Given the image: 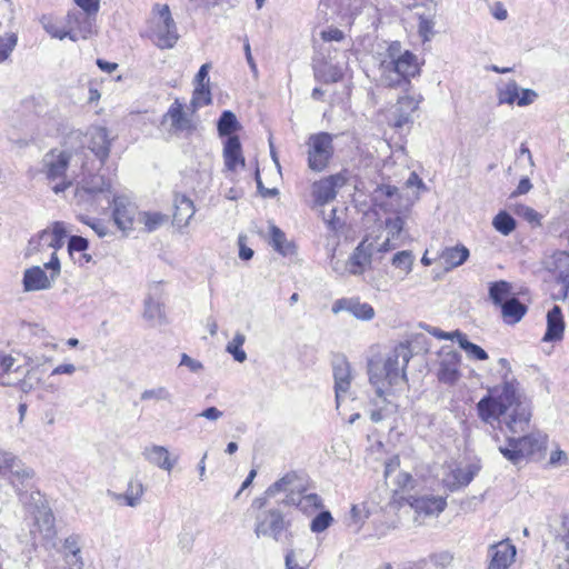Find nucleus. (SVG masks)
Here are the masks:
<instances>
[{"instance_id":"obj_1","label":"nucleus","mask_w":569,"mask_h":569,"mask_svg":"<svg viewBox=\"0 0 569 569\" xmlns=\"http://www.w3.org/2000/svg\"><path fill=\"white\" fill-rule=\"evenodd\" d=\"M499 365L506 369L503 380L489 388L477 403L478 416L485 423L492 426L497 422L501 431L525 432L531 419L530 403L518 380L509 375L511 369L507 359L500 358Z\"/></svg>"},{"instance_id":"obj_2","label":"nucleus","mask_w":569,"mask_h":569,"mask_svg":"<svg viewBox=\"0 0 569 569\" xmlns=\"http://www.w3.org/2000/svg\"><path fill=\"white\" fill-rule=\"evenodd\" d=\"M419 72L417 56L402 49L399 41L391 42L386 51L379 54L380 81L386 87H411V78Z\"/></svg>"},{"instance_id":"obj_3","label":"nucleus","mask_w":569,"mask_h":569,"mask_svg":"<svg viewBox=\"0 0 569 569\" xmlns=\"http://www.w3.org/2000/svg\"><path fill=\"white\" fill-rule=\"evenodd\" d=\"M410 358V348L405 343H400L388 355L382 366L370 363L369 379L376 387L378 396H382L385 382L389 386H397L406 380V368Z\"/></svg>"},{"instance_id":"obj_4","label":"nucleus","mask_w":569,"mask_h":569,"mask_svg":"<svg viewBox=\"0 0 569 569\" xmlns=\"http://www.w3.org/2000/svg\"><path fill=\"white\" fill-rule=\"evenodd\" d=\"M547 437L540 431L530 432L523 437H508L507 446L499 447L501 455L512 463L522 458L540 452L546 448Z\"/></svg>"},{"instance_id":"obj_5","label":"nucleus","mask_w":569,"mask_h":569,"mask_svg":"<svg viewBox=\"0 0 569 569\" xmlns=\"http://www.w3.org/2000/svg\"><path fill=\"white\" fill-rule=\"evenodd\" d=\"M9 473V482L14 488L20 499L32 488L34 470L27 467L22 461L11 452H3L2 475Z\"/></svg>"},{"instance_id":"obj_6","label":"nucleus","mask_w":569,"mask_h":569,"mask_svg":"<svg viewBox=\"0 0 569 569\" xmlns=\"http://www.w3.org/2000/svg\"><path fill=\"white\" fill-rule=\"evenodd\" d=\"M372 202L385 212L396 214H407L412 206V201L405 199L399 189L389 183L379 184L373 190Z\"/></svg>"},{"instance_id":"obj_7","label":"nucleus","mask_w":569,"mask_h":569,"mask_svg":"<svg viewBox=\"0 0 569 569\" xmlns=\"http://www.w3.org/2000/svg\"><path fill=\"white\" fill-rule=\"evenodd\" d=\"M308 163L313 171H322L333 154L332 136L327 132L312 134L308 140Z\"/></svg>"},{"instance_id":"obj_8","label":"nucleus","mask_w":569,"mask_h":569,"mask_svg":"<svg viewBox=\"0 0 569 569\" xmlns=\"http://www.w3.org/2000/svg\"><path fill=\"white\" fill-rule=\"evenodd\" d=\"M405 94L400 96L391 111V121L395 128H402L413 122V113L418 110L422 97L411 87H401Z\"/></svg>"},{"instance_id":"obj_9","label":"nucleus","mask_w":569,"mask_h":569,"mask_svg":"<svg viewBox=\"0 0 569 569\" xmlns=\"http://www.w3.org/2000/svg\"><path fill=\"white\" fill-rule=\"evenodd\" d=\"M30 537L33 546H47L54 539V517L48 507L42 505L37 508L33 516V522L30 528Z\"/></svg>"},{"instance_id":"obj_10","label":"nucleus","mask_w":569,"mask_h":569,"mask_svg":"<svg viewBox=\"0 0 569 569\" xmlns=\"http://www.w3.org/2000/svg\"><path fill=\"white\" fill-rule=\"evenodd\" d=\"M347 182L343 173L331 174L319 181L313 182L311 194L316 206H325L337 197V192Z\"/></svg>"},{"instance_id":"obj_11","label":"nucleus","mask_w":569,"mask_h":569,"mask_svg":"<svg viewBox=\"0 0 569 569\" xmlns=\"http://www.w3.org/2000/svg\"><path fill=\"white\" fill-rule=\"evenodd\" d=\"M305 491L302 480L296 472H288L282 478L268 487L267 495L277 496L283 493L284 498L279 503L291 506L297 501V495Z\"/></svg>"},{"instance_id":"obj_12","label":"nucleus","mask_w":569,"mask_h":569,"mask_svg":"<svg viewBox=\"0 0 569 569\" xmlns=\"http://www.w3.org/2000/svg\"><path fill=\"white\" fill-rule=\"evenodd\" d=\"M335 378V392L337 409L340 408L342 400L349 395L351 381L353 379L351 366L345 356H337L332 361Z\"/></svg>"},{"instance_id":"obj_13","label":"nucleus","mask_w":569,"mask_h":569,"mask_svg":"<svg viewBox=\"0 0 569 569\" xmlns=\"http://www.w3.org/2000/svg\"><path fill=\"white\" fill-rule=\"evenodd\" d=\"M287 529L282 513L277 509H270L257 517L254 532L258 537L268 536L279 541Z\"/></svg>"},{"instance_id":"obj_14","label":"nucleus","mask_w":569,"mask_h":569,"mask_svg":"<svg viewBox=\"0 0 569 569\" xmlns=\"http://www.w3.org/2000/svg\"><path fill=\"white\" fill-rule=\"evenodd\" d=\"M373 252V242L368 238L363 239L346 261L345 270L352 276L363 274L371 264Z\"/></svg>"},{"instance_id":"obj_15","label":"nucleus","mask_w":569,"mask_h":569,"mask_svg":"<svg viewBox=\"0 0 569 569\" xmlns=\"http://www.w3.org/2000/svg\"><path fill=\"white\" fill-rule=\"evenodd\" d=\"M159 8L160 22L157 26L158 46L161 48H172L179 36L176 23L171 17L170 9L167 4L157 6Z\"/></svg>"},{"instance_id":"obj_16","label":"nucleus","mask_w":569,"mask_h":569,"mask_svg":"<svg viewBox=\"0 0 569 569\" xmlns=\"http://www.w3.org/2000/svg\"><path fill=\"white\" fill-rule=\"evenodd\" d=\"M210 63H204L199 69L198 73L194 77L193 84V94L191 99L190 107L194 112L199 108H202L211 102V91H210V79H209V69Z\"/></svg>"},{"instance_id":"obj_17","label":"nucleus","mask_w":569,"mask_h":569,"mask_svg":"<svg viewBox=\"0 0 569 569\" xmlns=\"http://www.w3.org/2000/svg\"><path fill=\"white\" fill-rule=\"evenodd\" d=\"M461 357L451 349H442L440 352L438 378L441 382L453 385L460 377L459 366Z\"/></svg>"},{"instance_id":"obj_18","label":"nucleus","mask_w":569,"mask_h":569,"mask_svg":"<svg viewBox=\"0 0 569 569\" xmlns=\"http://www.w3.org/2000/svg\"><path fill=\"white\" fill-rule=\"evenodd\" d=\"M333 313L347 311L360 320H371L375 317V310L371 305L361 302L357 298H342L333 302L331 308Z\"/></svg>"},{"instance_id":"obj_19","label":"nucleus","mask_w":569,"mask_h":569,"mask_svg":"<svg viewBox=\"0 0 569 569\" xmlns=\"http://www.w3.org/2000/svg\"><path fill=\"white\" fill-rule=\"evenodd\" d=\"M222 157L224 169L229 172H236L238 168L244 167V157L239 137H228L224 139Z\"/></svg>"},{"instance_id":"obj_20","label":"nucleus","mask_w":569,"mask_h":569,"mask_svg":"<svg viewBox=\"0 0 569 569\" xmlns=\"http://www.w3.org/2000/svg\"><path fill=\"white\" fill-rule=\"evenodd\" d=\"M114 204L113 219L121 230H129L133 228L134 220H138V211L134 204L128 202L123 198L112 197Z\"/></svg>"},{"instance_id":"obj_21","label":"nucleus","mask_w":569,"mask_h":569,"mask_svg":"<svg viewBox=\"0 0 569 569\" xmlns=\"http://www.w3.org/2000/svg\"><path fill=\"white\" fill-rule=\"evenodd\" d=\"M478 471L479 468L476 465L453 468L443 477V483L450 491H456L468 486Z\"/></svg>"},{"instance_id":"obj_22","label":"nucleus","mask_w":569,"mask_h":569,"mask_svg":"<svg viewBox=\"0 0 569 569\" xmlns=\"http://www.w3.org/2000/svg\"><path fill=\"white\" fill-rule=\"evenodd\" d=\"M490 562L488 569H508L516 556L513 545L501 541L491 546L489 550Z\"/></svg>"},{"instance_id":"obj_23","label":"nucleus","mask_w":569,"mask_h":569,"mask_svg":"<svg viewBox=\"0 0 569 569\" xmlns=\"http://www.w3.org/2000/svg\"><path fill=\"white\" fill-rule=\"evenodd\" d=\"M410 506L419 516L433 517L445 510L447 501L442 497L422 496L412 498Z\"/></svg>"},{"instance_id":"obj_24","label":"nucleus","mask_w":569,"mask_h":569,"mask_svg":"<svg viewBox=\"0 0 569 569\" xmlns=\"http://www.w3.org/2000/svg\"><path fill=\"white\" fill-rule=\"evenodd\" d=\"M74 2L84 12V14L78 12L80 14L79 22L74 24L78 28L80 37L86 39L89 34L92 33L91 18L98 13L100 8V0H74Z\"/></svg>"},{"instance_id":"obj_25","label":"nucleus","mask_w":569,"mask_h":569,"mask_svg":"<svg viewBox=\"0 0 569 569\" xmlns=\"http://www.w3.org/2000/svg\"><path fill=\"white\" fill-rule=\"evenodd\" d=\"M70 161V153L66 151L47 153L43 158V166L48 179L54 180L62 178Z\"/></svg>"},{"instance_id":"obj_26","label":"nucleus","mask_w":569,"mask_h":569,"mask_svg":"<svg viewBox=\"0 0 569 569\" xmlns=\"http://www.w3.org/2000/svg\"><path fill=\"white\" fill-rule=\"evenodd\" d=\"M80 191H83L92 197L102 194L107 199L108 204H111V197L114 196L110 181L100 174H92L83 179L81 187L78 188V192Z\"/></svg>"},{"instance_id":"obj_27","label":"nucleus","mask_w":569,"mask_h":569,"mask_svg":"<svg viewBox=\"0 0 569 569\" xmlns=\"http://www.w3.org/2000/svg\"><path fill=\"white\" fill-rule=\"evenodd\" d=\"M53 280L39 266L24 270L22 284L26 292L47 290L52 287Z\"/></svg>"},{"instance_id":"obj_28","label":"nucleus","mask_w":569,"mask_h":569,"mask_svg":"<svg viewBox=\"0 0 569 569\" xmlns=\"http://www.w3.org/2000/svg\"><path fill=\"white\" fill-rule=\"evenodd\" d=\"M90 150L104 162L110 153L111 139L109 138L108 130L103 127H94L90 130Z\"/></svg>"},{"instance_id":"obj_29","label":"nucleus","mask_w":569,"mask_h":569,"mask_svg":"<svg viewBox=\"0 0 569 569\" xmlns=\"http://www.w3.org/2000/svg\"><path fill=\"white\" fill-rule=\"evenodd\" d=\"M142 455L147 461L167 471H171L178 461V457L171 458L167 448L158 445L146 447Z\"/></svg>"},{"instance_id":"obj_30","label":"nucleus","mask_w":569,"mask_h":569,"mask_svg":"<svg viewBox=\"0 0 569 569\" xmlns=\"http://www.w3.org/2000/svg\"><path fill=\"white\" fill-rule=\"evenodd\" d=\"M163 122H169L170 129L176 132L186 131L191 128V119L178 100L174 101L164 114Z\"/></svg>"},{"instance_id":"obj_31","label":"nucleus","mask_w":569,"mask_h":569,"mask_svg":"<svg viewBox=\"0 0 569 569\" xmlns=\"http://www.w3.org/2000/svg\"><path fill=\"white\" fill-rule=\"evenodd\" d=\"M469 249L463 244H457L455 247L445 248L439 259L443 268L448 271L463 264L469 258Z\"/></svg>"},{"instance_id":"obj_32","label":"nucleus","mask_w":569,"mask_h":569,"mask_svg":"<svg viewBox=\"0 0 569 569\" xmlns=\"http://www.w3.org/2000/svg\"><path fill=\"white\" fill-rule=\"evenodd\" d=\"M565 322L561 309L553 306L547 313V331L545 333V341H557L563 336Z\"/></svg>"},{"instance_id":"obj_33","label":"nucleus","mask_w":569,"mask_h":569,"mask_svg":"<svg viewBox=\"0 0 569 569\" xmlns=\"http://www.w3.org/2000/svg\"><path fill=\"white\" fill-rule=\"evenodd\" d=\"M39 233L43 246L47 248H52L54 251H57L64 244L67 229L63 222L56 221L51 229H44Z\"/></svg>"},{"instance_id":"obj_34","label":"nucleus","mask_w":569,"mask_h":569,"mask_svg":"<svg viewBox=\"0 0 569 569\" xmlns=\"http://www.w3.org/2000/svg\"><path fill=\"white\" fill-rule=\"evenodd\" d=\"M173 207V223L179 228L187 226L194 214L193 202L183 194H177Z\"/></svg>"},{"instance_id":"obj_35","label":"nucleus","mask_w":569,"mask_h":569,"mask_svg":"<svg viewBox=\"0 0 569 569\" xmlns=\"http://www.w3.org/2000/svg\"><path fill=\"white\" fill-rule=\"evenodd\" d=\"M143 495V486L138 480H131L123 493L109 492V496L117 502H124L129 507H137Z\"/></svg>"},{"instance_id":"obj_36","label":"nucleus","mask_w":569,"mask_h":569,"mask_svg":"<svg viewBox=\"0 0 569 569\" xmlns=\"http://www.w3.org/2000/svg\"><path fill=\"white\" fill-rule=\"evenodd\" d=\"M270 244L284 257L296 253L295 244L288 241L284 232L274 224L270 226Z\"/></svg>"},{"instance_id":"obj_37","label":"nucleus","mask_w":569,"mask_h":569,"mask_svg":"<svg viewBox=\"0 0 569 569\" xmlns=\"http://www.w3.org/2000/svg\"><path fill=\"white\" fill-rule=\"evenodd\" d=\"M217 130L220 137H238L236 133L241 130V124L232 111L226 110L221 113Z\"/></svg>"},{"instance_id":"obj_38","label":"nucleus","mask_w":569,"mask_h":569,"mask_svg":"<svg viewBox=\"0 0 569 569\" xmlns=\"http://www.w3.org/2000/svg\"><path fill=\"white\" fill-rule=\"evenodd\" d=\"M16 359L6 353H0V385L16 386L12 375L20 373V366L14 367Z\"/></svg>"},{"instance_id":"obj_39","label":"nucleus","mask_w":569,"mask_h":569,"mask_svg":"<svg viewBox=\"0 0 569 569\" xmlns=\"http://www.w3.org/2000/svg\"><path fill=\"white\" fill-rule=\"evenodd\" d=\"M526 311L527 307L516 298L507 299L501 305L502 317L507 323H517L525 316Z\"/></svg>"},{"instance_id":"obj_40","label":"nucleus","mask_w":569,"mask_h":569,"mask_svg":"<svg viewBox=\"0 0 569 569\" xmlns=\"http://www.w3.org/2000/svg\"><path fill=\"white\" fill-rule=\"evenodd\" d=\"M369 516L370 511L367 503L353 505L349 516L346 519V525L355 532H358Z\"/></svg>"},{"instance_id":"obj_41","label":"nucleus","mask_w":569,"mask_h":569,"mask_svg":"<svg viewBox=\"0 0 569 569\" xmlns=\"http://www.w3.org/2000/svg\"><path fill=\"white\" fill-rule=\"evenodd\" d=\"M143 317L153 326L162 323L164 312L161 301L150 295L144 301Z\"/></svg>"},{"instance_id":"obj_42","label":"nucleus","mask_w":569,"mask_h":569,"mask_svg":"<svg viewBox=\"0 0 569 569\" xmlns=\"http://www.w3.org/2000/svg\"><path fill=\"white\" fill-rule=\"evenodd\" d=\"M457 342L463 349L470 359L487 360L488 353L480 346L470 342L465 333L456 330Z\"/></svg>"},{"instance_id":"obj_43","label":"nucleus","mask_w":569,"mask_h":569,"mask_svg":"<svg viewBox=\"0 0 569 569\" xmlns=\"http://www.w3.org/2000/svg\"><path fill=\"white\" fill-rule=\"evenodd\" d=\"M79 17H80L79 13H74V12L68 13L67 19H68L69 29H68V31H64V32H58L52 26L43 24V27L49 33H51L56 38H59V39L69 38L71 40L76 41L80 37L78 28L74 24V23L79 22Z\"/></svg>"},{"instance_id":"obj_44","label":"nucleus","mask_w":569,"mask_h":569,"mask_svg":"<svg viewBox=\"0 0 569 569\" xmlns=\"http://www.w3.org/2000/svg\"><path fill=\"white\" fill-rule=\"evenodd\" d=\"M493 228L502 236H509L516 229V220L506 211H500L492 219Z\"/></svg>"},{"instance_id":"obj_45","label":"nucleus","mask_w":569,"mask_h":569,"mask_svg":"<svg viewBox=\"0 0 569 569\" xmlns=\"http://www.w3.org/2000/svg\"><path fill=\"white\" fill-rule=\"evenodd\" d=\"M63 549L67 553V556H71L72 559L70 560L72 565L74 566H82V559H81V548H80V537L77 535H71L68 538L64 539L63 542Z\"/></svg>"},{"instance_id":"obj_46","label":"nucleus","mask_w":569,"mask_h":569,"mask_svg":"<svg viewBox=\"0 0 569 569\" xmlns=\"http://www.w3.org/2000/svg\"><path fill=\"white\" fill-rule=\"evenodd\" d=\"M519 87L516 81H509L505 86L498 88L497 97L499 104H513L517 102Z\"/></svg>"},{"instance_id":"obj_47","label":"nucleus","mask_w":569,"mask_h":569,"mask_svg":"<svg viewBox=\"0 0 569 569\" xmlns=\"http://www.w3.org/2000/svg\"><path fill=\"white\" fill-rule=\"evenodd\" d=\"M246 341V336L241 332H237L231 341L227 345V352L230 353L233 359L238 362H243L247 359V353L242 349Z\"/></svg>"},{"instance_id":"obj_48","label":"nucleus","mask_w":569,"mask_h":569,"mask_svg":"<svg viewBox=\"0 0 569 569\" xmlns=\"http://www.w3.org/2000/svg\"><path fill=\"white\" fill-rule=\"evenodd\" d=\"M511 286L509 282L500 280L492 282L489 288L490 299L498 306L503 305V300L510 295Z\"/></svg>"},{"instance_id":"obj_49","label":"nucleus","mask_w":569,"mask_h":569,"mask_svg":"<svg viewBox=\"0 0 569 569\" xmlns=\"http://www.w3.org/2000/svg\"><path fill=\"white\" fill-rule=\"evenodd\" d=\"M413 261L415 257L412 254V251L410 250L399 251L391 259L392 266L401 270L405 273V276L411 272Z\"/></svg>"},{"instance_id":"obj_50","label":"nucleus","mask_w":569,"mask_h":569,"mask_svg":"<svg viewBox=\"0 0 569 569\" xmlns=\"http://www.w3.org/2000/svg\"><path fill=\"white\" fill-rule=\"evenodd\" d=\"M168 217L160 212H140L138 213V221L143 223L148 231H154L159 227H161Z\"/></svg>"},{"instance_id":"obj_51","label":"nucleus","mask_w":569,"mask_h":569,"mask_svg":"<svg viewBox=\"0 0 569 569\" xmlns=\"http://www.w3.org/2000/svg\"><path fill=\"white\" fill-rule=\"evenodd\" d=\"M303 492H299L297 497V501L292 505L297 506L300 510L307 512L309 510L318 509L322 506V500L317 493H308L302 495Z\"/></svg>"},{"instance_id":"obj_52","label":"nucleus","mask_w":569,"mask_h":569,"mask_svg":"<svg viewBox=\"0 0 569 569\" xmlns=\"http://www.w3.org/2000/svg\"><path fill=\"white\" fill-rule=\"evenodd\" d=\"M18 43V36L13 32L6 33L0 38V63L7 61Z\"/></svg>"},{"instance_id":"obj_53","label":"nucleus","mask_w":569,"mask_h":569,"mask_svg":"<svg viewBox=\"0 0 569 569\" xmlns=\"http://www.w3.org/2000/svg\"><path fill=\"white\" fill-rule=\"evenodd\" d=\"M405 217L406 214H397L386 219L385 227L389 237L400 241V234L406 223Z\"/></svg>"},{"instance_id":"obj_54","label":"nucleus","mask_w":569,"mask_h":569,"mask_svg":"<svg viewBox=\"0 0 569 569\" xmlns=\"http://www.w3.org/2000/svg\"><path fill=\"white\" fill-rule=\"evenodd\" d=\"M319 36L325 44L337 43L341 46L346 42L345 32L336 27H329L325 30H321Z\"/></svg>"},{"instance_id":"obj_55","label":"nucleus","mask_w":569,"mask_h":569,"mask_svg":"<svg viewBox=\"0 0 569 569\" xmlns=\"http://www.w3.org/2000/svg\"><path fill=\"white\" fill-rule=\"evenodd\" d=\"M558 269V280L561 282L566 291L569 289V254L560 253L556 260Z\"/></svg>"},{"instance_id":"obj_56","label":"nucleus","mask_w":569,"mask_h":569,"mask_svg":"<svg viewBox=\"0 0 569 569\" xmlns=\"http://www.w3.org/2000/svg\"><path fill=\"white\" fill-rule=\"evenodd\" d=\"M170 398H171V395L166 387H157V388H152V389H147L140 396V399L142 401H148V400L169 401Z\"/></svg>"},{"instance_id":"obj_57","label":"nucleus","mask_w":569,"mask_h":569,"mask_svg":"<svg viewBox=\"0 0 569 569\" xmlns=\"http://www.w3.org/2000/svg\"><path fill=\"white\" fill-rule=\"evenodd\" d=\"M332 516L329 511H321L313 520L311 521L310 529L312 532H322L327 528L330 527L332 522Z\"/></svg>"},{"instance_id":"obj_58","label":"nucleus","mask_w":569,"mask_h":569,"mask_svg":"<svg viewBox=\"0 0 569 569\" xmlns=\"http://www.w3.org/2000/svg\"><path fill=\"white\" fill-rule=\"evenodd\" d=\"M515 212L529 223L540 226L541 216L533 208L526 204H518Z\"/></svg>"},{"instance_id":"obj_59","label":"nucleus","mask_w":569,"mask_h":569,"mask_svg":"<svg viewBox=\"0 0 569 569\" xmlns=\"http://www.w3.org/2000/svg\"><path fill=\"white\" fill-rule=\"evenodd\" d=\"M372 242H373L375 252H381V253L389 252V251L401 246V242L399 240L391 238L389 236H387V238L380 243L377 241H372Z\"/></svg>"},{"instance_id":"obj_60","label":"nucleus","mask_w":569,"mask_h":569,"mask_svg":"<svg viewBox=\"0 0 569 569\" xmlns=\"http://www.w3.org/2000/svg\"><path fill=\"white\" fill-rule=\"evenodd\" d=\"M538 94L531 89H520L517 98V104L519 107H526L535 102Z\"/></svg>"},{"instance_id":"obj_61","label":"nucleus","mask_w":569,"mask_h":569,"mask_svg":"<svg viewBox=\"0 0 569 569\" xmlns=\"http://www.w3.org/2000/svg\"><path fill=\"white\" fill-rule=\"evenodd\" d=\"M325 82H337L342 78V70L336 66H328V71H317Z\"/></svg>"},{"instance_id":"obj_62","label":"nucleus","mask_w":569,"mask_h":569,"mask_svg":"<svg viewBox=\"0 0 569 569\" xmlns=\"http://www.w3.org/2000/svg\"><path fill=\"white\" fill-rule=\"evenodd\" d=\"M239 258L243 261H248L253 257V250L247 246V236L239 234L238 237Z\"/></svg>"},{"instance_id":"obj_63","label":"nucleus","mask_w":569,"mask_h":569,"mask_svg":"<svg viewBox=\"0 0 569 569\" xmlns=\"http://www.w3.org/2000/svg\"><path fill=\"white\" fill-rule=\"evenodd\" d=\"M44 268L50 271L51 280L54 281L59 277L60 271H61V266H60L59 258L57 256V251H53L51 253V258H50L49 262L44 263Z\"/></svg>"},{"instance_id":"obj_64","label":"nucleus","mask_w":569,"mask_h":569,"mask_svg":"<svg viewBox=\"0 0 569 569\" xmlns=\"http://www.w3.org/2000/svg\"><path fill=\"white\" fill-rule=\"evenodd\" d=\"M32 370H29L27 373H23L20 370V373H17L13 380H16V385L20 386V389L24 392H28L32 389V383L29 381L32 378Z\"/></svg>"}]
</instances>
